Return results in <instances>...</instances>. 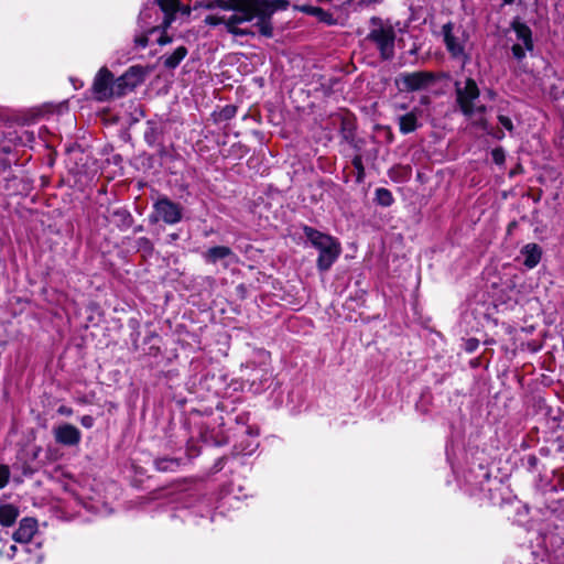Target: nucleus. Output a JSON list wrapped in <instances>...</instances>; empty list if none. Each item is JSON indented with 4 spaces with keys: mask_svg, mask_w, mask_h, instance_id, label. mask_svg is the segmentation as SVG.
I'll return each mask as SVG.
<instances>
[{
    "mask_svg": "<svg viewBox=\"0 0 564 564\" xmlns=\"http://www.w3.org/2000/svg\"><path fill=\"white\" fill-rule=\"evenodd\" d=\"M513 0H503L505 3H511Z\"/></svg>",
    "mask_w": 564,
    "mask_h": 564,
    "instance_id": "c756f323",
    "label": "nucleus"
},
{
    "mask_svg": "<svg viewBox=\"0 0 564 564\" xmlns=\"http://www.w3.org/2000/svg\"><path fill=\"white\" fill-rule=\"evenodd\" d=\"M512 30L518 41L512 45V54L516 58L521 59L525 56L527 51L533 50L532 33L530 28L520 21H513Z\"/></svg>",
    "mask_w": 564,
    "mask_h": 564,
    "instance_id": "0eeeda50",
    "label": "nucleus"
},
{
    "mask_svg": "<svg viewBox=\"0 0 564 564\" xmlns=\"http://www.w3.org/2000/svg\"><path fill=\"white\" fill-rule=\"evenodd\" d=\"M492 160L496 164H502L505 162L506 155L502 149H495L491 152Z\"/></svg>",
    "mask_w": 564,
    "mask_h": 564,
    "instance_id": "412c9836",
    "label": "nucleus"
},
{
    "mask_svg": "<svg viewBox=\"0 0 564 564\" xmlns=\"http://www.w3.org/2000/svg\"><path fill=\"white\" fill-rule=\"evenodd\" d=\"M261 33L267 35V36H270L271 35V28L267 24H263L261 26Z\"/></svg>",
    "mask_w": 564,
    "mask_h": 564,
    "instance_id": "393cba45",
    "label": "nucleus"
},
{
    "mask_svg": "<svg viewBox=\"0 0 564 564\" xmlns=\"http://www.w3.org/2000/svg\"><path fill=\"white\" fill-rule=\"evenodd\" d=\"M456 100L464 113L475 124L487 128V120L484 117L486 112V106L478 104L479 88L476 82L471 78H467L464 82H456Z\"/></svg>",
    "mask_w": 564,
    "mask_h": 564,
    "instance_id": "7ed1b4c3",
    "label": "nucleus"
},
{
    "mask_svg": "<svg viewBox=\"0 0 564 564\" xmlns=\"http://www.w3.org/2000/svg\"><path fill=\"white\" fill-rule=\"evenodd\" d=\"M205 259L210 263H216L219 260H224L225 267H228L229 264L236 263L238 261L231 249L225 246H217L208 249L205 253Z\"/></svg>",
    "mask_w": 564,
    "mask_h": 564,
    "instance_id": "9b49d317",
    "label": "nucleus"
},
{
    "mask_svg": "<svg viewBox=\"0 0 564 564\" xmlns=\"http://www.w3.org/2000/svg\"><path fill=\"white\" fill-rule=\"evenodd\" d=\"M37 530V522L32 518L21 520L18 530L13 534V539L20 543H28L32 540Z\"/></svg>",
    "mask_w": 564,
    "mask_h": 564,
    "instance_id": "f8f14e48",
    "label": "nucleus"
},
{
    "mask_svg": "<svg viewBox=\"0 0 564 564\" xmlns=\"http://www.w3.org/2000/svg\"><path fill=\"white\" fill-rule=\"evenodd\" d=\"M80 423L83 426L89 429L94 425V419L90 415H85L80 419Z\"/></svg>",
    "mask_w": 564,
    "mask_h": 564,
    "instance_id": "5701e85b",
    "label": "nucleus"
},
{
    "mask_svg": "<svg viewBox=\"0 0 564 564\" xmlns=\"http://www.w3.org/2000/svg\"><path fill=\"white\" fill-rule=\"evenodd\" d=\"M521 254L524 257L523 264L528 269H533L541 260L542 249L536 243H528L522 247Z\"/></svg>",
    "mask_w": 564,
    "mask_h": 564,
    "instance_id": "ddd939ff",
    "label": "nucleus"
},
{
    "mask_svg": "<svg viewBox=\"0 0 564 564\" xmlns=\"http://www.w3.org/2000/svg\"><path fill=\"white\" fill-rule=\"evenodd\" d=\"M498 120L500 122V124L506 128L508 131H512L513 129V124H512V121L509 117H506V116H499L498 117Z\"/></svg>",
    "mask_w": 564,
    "mask_h": 564,
    "instance_id": "4be33fe9",
    "label": "nucleus"
},
{
    "mask_svg": "<svg viewBox=\"0 0 564 564\" xmlns=\"http://www.w3.org/2000/svg\"><path fill=\"white\" fill-rule=\"evenodd\" d=\"M370 22V31L366 39L376 46L383 59L392 58L395 44L394 26L379 18H372Z\"/></svg>",
    "mask_w": 564,
    "mask_h": 564,
    "instance_id": "39448f33",
    "label": "nucleus"
},
{
    "mask_svg": "<svg viewBox=\"0 0 564 564\" xmlns=\"http://www.w3.org/2000/svg\"><path fill=\"white\" fill-rule=\"evenodd\" d=\"M145 72L141 66H131L123 75L113 79L107 67H101L93 83V91L97 100L105 101L124 96L144 79Z\"/></svg>",
    "mask_w": 564,
    "mask_h": 564,
    "instance_id": "f257e3e1",
    "label": "nucleus"
},
{
    "mask_svg": "<svg viewBox=\"0 0 564 564\" xmlns=\"http://www.w3.org/2000/svg\"><path fill=\"white\" fill-rule=\"evenodd\" d=\"M158 41L161 45H164L170 42V39L166 36H161Z\"/></svg>",
    "mask_w": 564,
    "mask_h": 564,
    "instance_id": "bb28decb",
    "label": "nucleus"
},
{
    "mask_svg": "<svg viewBox=\"0 0 564 564\" xmlns=\"http://www.w3.org/2000/svg\"><path fill=\"white\" fill-rule=\"evenodd\" d=\"M10 470L6 465H0V489L3 488L9 480Z\"/></svg>",
    "mask_w": 564,
    "mask_h": 564,
    "instance_id": "6ab92c4d",
    "label": "nucleus"
},
{
    "mask_svg": "<svg viewBox=\"0 0 564 564\" xmlns=\"http://www.w3.org/2000/svg\"><path fill=\"white\" fill-rule=\"evenodd\" d=\"M54 436L57 443L64 445L72 446L80 442V432L72 424H63L54 429Z\"/></svg>",
    "mask_w": 564,
    "mask_h": 564,
    "instance_id": "9d476101",
    "label": "nucleus"
},
{
    "mask_svg": "<svg viewBox=\"0 0 564 564\" xmlns=\"http://www.w3.org/2000/svg\"><path fill=\"white\" fill-rule=\"evenodd\" d=\"M58 412H59L61 414H65V415H70V414H72V410H70V409H68V408H66V406H61V408L58 409Z\"/></svg>",
    "mask_w": 564,
    "mask_h": 564,
    "instance_id": "a878e982",
    "label": "nucleus"
},
{
    "mask_svg": "<svg viewBox=\"0 0 564 564\" xmlns=\"http://www.w3.org/2000/svg\"><path fill=\"white\" fill-rule=\"evenodd\" d=\"M304 232L310 242L319 251L318 269L321 271L328 270L341 252L340 243L335 238L310 227H305Z\"/></svg>",
    "mask_w": 564,
    "mask_h": 564,
    "instance_id": "20e7f679",
    "label": "nucleus"
},
{
    "mask_svg": "<svg viewBox=\"0 0 564 564\" xmlns=\"http://www.w3.org/2000/svg\"><path fill=\"white\" fill-rule=\"evenodd\" d=\"M235 113H236V108L232 106H227L220 110L218 116L223 120H228V119L232 118L235 116Z\"/></svg>",
    "mask_w": 564,
    "mask_h": 564,
    "instance_id": "aec40b11",
    "label": "nucleus"
},
{
    "mask_svg": "<svg viewBox=\"0 0 564 564\" xmlns=\"http://www.w3.org/2000/svg\"><path fill=\"white\" fill-rule=\"evenodd\" d=\"M148 36L147 35H141V36H138L135 39V44L139 46V47H145L148 45Z\"/></svg>",
    "mask_w": 564,
    "mask_h": 564,
    "instance_id": "b1692460",
    "label": "nucleus"
},
{
    "mask_svg": "<svg viewBox=\"0 0 564 564\" xmlns=\"http://www.w3.org/2000/svg\"><path fill=\"white\" fill-rule=\"evenodd\" d=\"M187 50L184 46H178L171 55L164 59V65L167 68H175L181 61L186 56Z\"/></svg>",
    "mask_w": 564,
    "mask_h": 564,
    "instance_id": "dca6fc26",
    "label": "nucleus"
},
{
    "mask_svg": "<svg viewBox=\"0 0 564 564\" xmlns=\"http://www.w3.org/2000/svg\"><path fill=\"white\" fill-rule=\"evenodd\" d=\"M18 517V510L11 505H3L0 507V524L10 527L14 523Z\"/></svg>",
    "mask_w": 564,
    "mask_h": 564,
    "instance_id": "2eb2a0df",
    "label": "nucleus"
},
{
    "mask_svg": "<svg viewBox=\"0 0 564 564\" xmlns=\"http://www.w3.org/2000/svg\"><path fill=\"white\" fill-rule=\"evenodd\" d=\"M434 83V76L429 72H414L400 75L397 84L404 90L414 91L430 87Z\"/></svg>",
    "mask_w": 564,
    "mask_h": 564,
    "instance_id": "6e6552de",
    "label": "nucleus"
},
{
    "mask_svg": "<svg viewBox=\"0 0 564 564\" xmlns=\"http://www.w3.org/2000/svg\"><path fill=\"white\" fill-rule=\"evenodd\" d=\"M153 220H163L166 224H176L182 218V209L180 205L167 198H161L154 204Z\"/></svg>",
    "mask_w": 564,
    "mask_h": 564,
    "instance_id": "1a4fd4ad",
    "label": "nucleus"
},
{
    "mask_svg": "<svg viewBox=\"0 0 564 564\" xmlns=\"http://www.w3.org/2000/svg\"><path fill=\"white\" fill-rule=\"evenodd\" d=\"M443 34L446 48L451 55L465 62L468 58L466 47L469 36L467 32L460 26L447 23L443 26Z\"/></svg>",
    "mask_w": 564,
    "mask_h": 564,
    "instance_id": "423d86ee",
    "label": "nucleus"
},
{
    "mask_svg": "<svg viewBox=\"0 0 564 564\" xmlns=\"http://www.w3.org/2000/svg\"><path fill=\"white\" fill-rule=\"evenodd\" d=\"M163 11L172 13L177 8V0H156Z\"/></svg>",
    "mask_w": 564,
    "mask_h": 564,
    "instance_id": "a211bd4d",
    "label": "nucleus"
},
{
    "mask_svg": "<svg viewBox=\"0 0 564 564\" xmlns=\"http://www.w3.org/2000/svg\"><path fill=\"white\" fill-rule=\"evenodd\" d=\"M495 94L492 91H488V97L494 98Z\"/></svg>",
    "mask_w": 564,
    "mask_h": 564,
    "instance_id": "cd10ccee",
    "label": "nucleus"
},
{
    "mask_svg": "<svg viewBox=\"0 0 564 564\" xmlns=\"http://www.w3.org/2000/svg\"><path fill=\"white\" fill-rule=\"evenodd\" d=\"M224 9L221 13L209 14L205 22L209 25L225 24L227 30L235 35H245L248 32L239 28V24L250 21L259 12L257 0H218Z\"/></svg>",
    "mask_w": 564,
    "mask_h": 564,
    "instance_id": "f03ea898",
    "label": "nucleus"
},
{
    "mask_svg": "<svg viewBox=\"0 0 564 564\" xmlns=\"http://www.w3.org/2000/svg\"><path fill=\"white\" fill-rule=\"evenodd\" d=\"M376 200L379 205L388 207L393 203V196L387 188L380 187L376 189Z\"/></svg>",
    "mask_w": 564,
    "mask_h": 564,
    "instance_id": "f3484780",
    "label": "nucleus"
},
{
    "mask_svg": "<svg viewBox=\"0 0 564 564\" xmlns=\"http://www.w3.org/2000/svg\"><path fill=\"white\" fill-rule=\"evenodd\" d=\"M359 164H360L359 160H356V161H355V165H356V166H359Z\"/></svg>",
    "mask_w": 564,
    "mask_h": 564,
    "instance_id": "c85d7f7f",
    "label": "nucleus"
},
{
    "mask_svg": "<svg viewBox=\"0 0 564 564\" xmlns=\"http://www.w3.org/2000/svg\"><path fill=\"white\" fill-rule=\"evenodd\" d=\"M400 131L404 134L413 132L417 127V117L414 112H409L399 118Z\"/></svg>",
    "mask_w": 564,
    "mask_h": 564,
    "instance_id": "4468645a",
    "label": "nucleus"
}]
</instances>
